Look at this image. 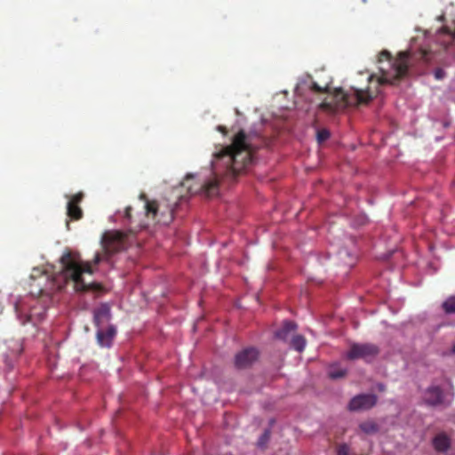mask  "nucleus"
Instances as JSON below:
<instances>
[{
	"label": "nucleus",
	"mask_w": 455,
	"mask_h": 455,
	"mask_svg": "<svg viewBox=\"0 0 455 455\" xmlns=\"http://www.w3.org/2000/svg\"><path fill=\"white\" fill-rule=\"evenodd\" d=\"M339 257L342 259L344 256L347 257L350 259V260L348 261H344V263L347 266H352L353 265V258L351 256V254L345 249H342L339 251Z\"/></svg>",
	"instance_id": "obj_22"
},
{
	"label": "nucleus",
	"mask_w": 455,
	"mask_h": 455,
	"mask_svg": "<svg viewBox=\"0 0 455 455\" xmlns=\"http://www.w3.org/2000/svg\"><path fill=\"white\" fill-rule=\"evenodd\" d=\"M359 427L367 435H372L379 431V426L373 420L363 421L359 425Z\"/></svg>",
	"instance_id": "obj_16"
},
{
	"label": "nucleus",
	"mask_w": 455,
	"mask_h": 455,
	"mask_svg": "<svg viewBox=\"0 0 455 455\" xmlns=\"http://www.w3.org/2000/svg\"><path fill=\"white\" fill-rule=\"evenodd\" d=\"M379 354V348L372 343H353L347 352L349 360L363 359L370 362Z\"/></svg>",
	"instance_id": "obj_5"
},
{
	"label": "nucleus",
	"mask_w": 455,
	"mask_h": 455,
	"mask_svg": "<svg viewBox=\"0 0 455 455\" xmlns=\"http://www.w3.org/2000/svg\"><path fill=\"white\" fill-rule=\"evenodd\" d=\"M140 198L145 201L146 217L154 223L169 225L172 221L175 205L170 204L165 200L161 202L148 200L145 194H141Z\"/></svg>",
	"instance_id": "obj_4"
},
{
	"label": "nucleus",
	"mask_w": 455,
	"mask_h": 455,
	"mask_svg": "<svg viewBox=\"0 0 455 455\" xmlns=\"http://www.w3.org/2000/svg\"><path fill=\"white\" fill-rule=\"evenodd\" d=\"M15 310H16L17 313L19 312V306H18L17 303L15 304Z\"/></svg>",
	"instance_id": "obj_29"
},
{
	"label": "nucleus",
	"mask_w": 455,
	"mask_h": 455,
	"mask_svg": "<svg viewBox=\"0 0 455 455\" xmlns=\"http://www.w3.org/2000/svg\"><path fill=\"white\" fill-rule=\"evenodd\" d=\"M433 445L435 451L445 452L451 447V439L443 433L438 434L433 439Z\"/></svg>",
	"instance_id": "obj_15"
},
{
	"label": "nucleus",
	"mask_w": 455,
	"mask_h": 455,
	"mask_svg": "<svg viewBox=\"0 0 455 455\" xmlns=\"http://www.w3.org/2000/svg\"><path fill=\"white\" fill-rule=\"evenodd\" d=\"M101 243L107 253L118 252L126 248L127 235L120 231H108L103 235Z\"/></svg>",
	"instance_id": "obj_6"
},
{
	"label": "nucleus",
	"mask_w": 455,
	"mask_h": 455,
	"mask_svg": "<svg viewBox=\"0 0 455 455\" xmlns=\"http://www.w3.org/2000/svg\"><path fill=\"white\" fill-rule=\"evenodd\" d=\"M28 321V315H26L24 316V319L22 320V324H26V323H27Z\"/></svg>",
	"instance_id": "obj_26"
},
{
	"label": "nucleus",
	"mask_w": 455,
	"mask_h": 455,
	"mask_svg": "<svg viewBox=\"0 0 455 455\" xmlns=\"http://www.w3.org/2000/svg\"><path fill=\"white\" fill-rule=\"evenodd\" d=\"M451 389L453 387L451 386ZM451 399L445 401L443 389L439 386H430L425 391L424 401L430 406H438L441 404L450 405L455 395L454 390L451 391Z\"/></svg>",
	"instance_id": "obj_8"
},
{
	"label": "nucleus",
	"mask_w": 455,
	"mask_h": 455,
	"mask_svg": "<svg viewBox=\"0 0 455 455\" xmlns=\"http://www.w3.org/2000/svg\"><path fill=\"white\" fill-rule=\"evenodd\" d=\"M443 307L444 311L448 314L455 313V296H451L447 299L443 304Z\"/></svg>",
	"instance_id": "obj_18"
},
{
	"label": "nucleus",
	"mask_w": 455,
	"mask_h": 455,
	"mask_svg": "<svg viewBox=\"0 0 455 455\" xmlns=\"http://www.w3.org/2000/svg\"><path fill=\"white\" fill-rule=\"evenodd\" d=\"M291 346L299 352H302L306 347V339L302 335H293L291 339Z\"/></svg>",
	"instance_id": "obj_17"
},
{
	"label": "nucleus",
	"mask_w": 455,
	"mask_h": 455,
	"mask_svg": "<svg viewBox=\"0 0 455 455\" xmlns=\"http://www.w3.org/2000/svg\"><path fill=\"white\" fill-rule=\"evenodd\" d=\"M44 280L46 282L48 280V276H44Z\"/></svg>",
	"instance_id": "obj_31"
},
{
	"label": "nucleus",
	"mask_w": 455,
	"mask_h": 455,
	"mask_svg": "<svg viewBox=\"0 0 455 455\" xmlns=\"http://www.w3.org/2000/svg\"><path fill=\"white\" fill-rule=\"evenodd\" d=\"M297 330V324L292 321H284L283 325L275 331V336L286 341L292 333H294Z\"/></svg>",
	"instance_id": "obj_14"
},
{
	"label": "nucleus",
	"mask_w": 455,
	"mask_h": 455,
	"mask_svg": "<svg viewBox=\"0 0 455 455\" xmlns=\"http://www.w3.org/2000/svg\"><path fill=\"white\" fill-rule=\"evenodd\" d=\"M61 274L66 280L74 282L75 289L78 291H85L90 290L93 283H86L84 274L93 273L92 264L90 262H82L78 255L67 251L60 257Z\"/></svg>",
	"instance_id": "obj_3"
},
{
	"label": "nucleus",
	"mask_w": 455,
	"mask_h": 455,
	"mask_svg": "<svg viewBox=\"0 0 455 455\" xmlns=\"http://www.w3.org/2000/svg\"><path fill=\"white\" fill-rule=\"evenodd\" d=\"M264 143V140L258 134H246L243 130L239 131L234 137L230 146L223 148L215 154V160L212 162L213 179L204 181L197 188H193L188 185L190 180L195 178L194 174L188 173L181 183L187 187L191 194L204 190L207 196H212L218 192L219 176L235 177L251 164L253 153Z\"/></svg>",
	"instance_id": "obj_2"
},
{
	"label": "nucleus",
	"mask_w": 455,
	"mask_h": 455,
	"mask_svg": "<svg viewBox=\"0 0 455 455\" xmlns=\"http://www.w3.org/2000/svg\"><path fill=\"white\" fill-rule=\"evenodd\" d=\"M330 137V132L326 129H322L317 132V140L322 143L328 140Z\"/></svg>",
	"instance_id": "obj_20"
},
{
	"label": "nucleus",
	"mask_w": 455,
	"mask_h": 455,
	"mask_svg": "<svg viewBox=\"0 0 455 455\" xmlns=\"http://www.w3.org/2000/svg\"><path fill=\"white\" fill-rule=\"evenodd\" d=\"M445 76V72L443 69L442 68H436L435 71V77L437 79V80H440V79H443Z\"/></svg>",
	"instance_id": "obj_23"
},
{
	"label": "nucleus",
	"mask_w": 455,
	"mask_h": 455,
	"mask_svg": "<svg viewBox=\"0 0 455 455\" xmlns=\"http://www.w3.org/2000/svg\"><path fill=\"white\" fill-rule=\"evenodd\" d=\"M270 438V430L267 429L264 431V433L261 435L260 438L258 441L259 446H263L265 443L268 441Z\"/></svg>",
	"instance_id": "obj_21"
},
{
	"label": "nucleus",
	"mask_w": 455,
	"mask_h": 455,
	"mask_svg": "<svg viewBox=\"0 0 455 455\" xmlns=\"http://www.w3.org/2000/svg\"><path fill=\"white\" fill-rule=\"evenodd\" d=\"M452 352L455 354V345L452 347Z\"/></svg>",
	"instance_id": "obj_32"
},
{
	"label": "nucleus",
	"mask_w": 455,
	"mask_h": 455,
	"mask_svg": "<svg viewBox=\"0 0 455 455\" xmlns=\"http://www.w3.org/2000/svg\"><path fill=\"white\" fill-rule=\"evenodd\" d=\"M379 391H384V390H385V387H384V385L379 384Z\"/></svg>",
	"instance_id": "obj_27"
},
{
	"label": "nucleus",
	"mask_w": 455,
	"mask_h": 455,
	"mask_svg": "<svg viewBox=\"0 0 455 455\" xmlns=\"http://www.w3.org/2000/svg\"><path fill=\"white\" fill-rule=\"evenodd\" d=\"M373 79H374V76H370L368 77V80H369V82H370L371 84L373 82Z\"/></svg>",
	"instance_id": "obj_28"
},
{
	"label": "nucleus",
	"mask_w": 455,
	"mask_h": 455,
	"mask_svg": "<svg viewBox=\"0 0 455 455\" xmlns=\"http://www.w3.org/2000/svg\"><path fill=\"white\" fill-rule=\"evenodd\" d=\"M378 397L373 394H360L354 396L347 404L350 411H367L374 407Z\"/></svg>",
	"instance_id": "obj_7"
},
{
	"label": "nucleus",
	"mask_w": 455,
	"mask_h": 455,
	"mask_svg": "<svg viewBox=\"0 0 455 455\" xmlns=\"http://www.w3.org/2000/svg\"><path fill=\"white\" fill-rule=\"evenodd\" d=\"M116 334V330L114 325H109L107 329L100 327L96 333L97 342L100 347H109Z\"/></svg>",
	"instance_id": "obj_11"
},
{
	"label": "nucleus",
	"mask_w": 455,
	"mask_h": 455,
	"mask_svg": "<svg viewBox=\"0 0 455 455\" xmlns=\"http://www.w3.org/2000/svg\"><path fill=\"white\" fill-rule=\"evenodd\" d=\"M259 351L254 347H247L235 355V366L237 369L251 367L259 358Z\"/></svg>",
	"instance_id": "obj_9"
},
{
	"label": "nucleus",
	"mask_w": 455,
	"mask_h": 455,
	"mask_svg": "<svg viewBox=\"0 0 455 455\" xmlns=\"http://www.w3.org/2000/svg\"><path fill=\"white\" fill-rule=\"evenodd\" d=\"M346 370L342 369H331L329 371L328 375L332 379L343 378L346 375Z\"/></svg>",
	"instance_id": "obj_19"
},
{
	"label": "nucleus",
	"mask_w": 455,
	"mask_h": 455,
	"mask_svg": "<svg viewBox=\"0 0 455 455\" xmlns=\"http://www.w3.org/2000/svg\"><path fill=\"white\" fill-rule=\"evenodd\" d=\"M219 130L221 131V132H225V128L221 127V126H219Z\"/></svg>",
	"instance_id": "obj_30"
},
{
	"label": "nucleus",
	"mask_w": 455,
	"mask_h": 455,
	"mask_svg": "<svg viewBox=\"0 0 455 455\" xmlns=\"http://www.w3.org/2000/svg\"><path fill=\"white\" fill-rule=\"evenodd\" d=\"M132 210V208L131 206H128L125 208L124 216L129 220H131V219H132V216H131Z\"/></svg>",
	"instance_id": "obj_24"
},
{
	"label": "nucleus",
	"mask_w": 455,
	"mask_h": 455,
	"mask_svg": "<svg viewBox=\"0 0 455 455\" xmlns=\"http://www.w3.org/2000/svg\"><path fill=\"white\" fill-rule=\"evenodd\" d=\"M44 272L37 267H34L30 273V296H39L43 293L44 288L40 282H36L38 276L44 275Z\"/></svg>",
	"instance_id": "obj_13"
},
{
	"label": "nucleus",
	"mask_w": 455,
	"mask_h": 455,
	"mask_svg": "<svg viewBox=\"0 0 455 455\" xmlns=\"http://www.w3.org/2000/svg\"><path fill=\"white\" fill-rule=\"evenodd\" d=\"M101 260V257L100 255V253H97L95 256H94V259H93V264L94 265H98Z\"/></svg>",
	"instance_id": "obj_25"
},
{
	"label": "nucleus",
	"mask_w": 455,
	"mask_h": 455,
	"mask_svg": "<svg viewBox=\"0 0 455 455\" xmlns=\"http://www.w3.org/2000/svg\"><path fill=\"white\" fill-rule=\"evenodd\" d=\"M84 194L78 192L70 196L67 204V214L73 220H79L83 218L84 212L79 204L84 200Z\"/></svg>",
	"instance_id": "obj_10"
},
{
	"label": "nucleus",
	"mask_w": 455,
	"mask_h": 455,
	"mask_svg": "<svg viewBox=\"0 0 455 455\" xmlns=\"http://www.w3.org/2000/svg\"><path fill=\"white\" fill-rule=\"evenodd\" d=\"M409 57V52H401L398 57L394 59L388 51H382L378 57L381 76L376 80L374 89L371 86H368L365 90L352 87L350 92H346L339 88L331 93L329 83L319 84L316 82H311L309 89L314 93H327L319 107L322 110L329 113H336L350 106L368 104L379 92L380 84H396L401 78L406 76Z\"/></svg>",
	"instance_id": "obj_1"
},
{
	"label": "nucleus",
	"mask_w": 455,
	"mask_h": 455,
	"mask_svg": "<svg viewBox=\"0 0 455 455\" xmlns=\"http://www.w3.org/2000/svg\"><path fill=\"white\" fill-rule=\"evenodd\" d=\"M111 318L110 307L104 303L94 310V323L100 328L103 323H108Z\"/></svg>",
	"instance_id": "obj_12"
}]
</instances>
